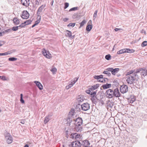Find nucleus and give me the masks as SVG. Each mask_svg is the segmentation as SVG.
Masks as SVG:
<instances>
[{"mask_svg": "<svg viewBox=\"0 0 147 147\" xmlns=\"http://www.w3.org/2000/svg\"><path fill=\"white\" fill-rule=\"evenodd\" d=\"M119 89L116 88L113 90L111 89L107 90L105 92V96L107 98H112L114 97H119L121 96Z\"/></svg>", "mask_w": 147, "mask_h": 147, "instance_id": "obj_1", "label": "nucleus"}, {"mask_svg": "<svg viewBox=\"0 0 147 147\" xmlns=\"http://www.w3.org/2000/svg\"><path fill=\"white\" fill-rule=\"evenodd\" d=\"M74 124L76 125L75 129L77 131H81L82 128L80 126L82 124V118L80 117H78L76 119V120H74Z\"/></svg>", "mask_w": 147, "mask_h": 147, "instance_id": "obj_2", "label": "nucleus"}, {"mask_svg": "<svg viewBox=\"0 0 147 147\" xmlns=\"http://www.w3.org/2000/svg\"><path fill=\"white\" fill-rule=\"evenodd\" d=\"M136 75L137 74L135 72V73L127 77L126 81L128 84H134L136 79L135 77L136 76Z\"/></svg>", "mask_w": 147, "mask_h": 147, "instance_id": "obj_3", "label": "nucleus"}, {"mask_svg": "<svg viewBox=\"0 0 147 147\" xmlns=\"http://www.w3.org/2000/svg\"><path fill=\"white\" fill-rule=\"evenodd\" d=\"M136 72V74L139 72L140 73L141 75L143 76L144 77L147 75V69H143L142 68H140L137 69Z\"/></svg>", "mask_w": 147, "mask_h": 147, "instance_id": "obj_4", "label": "nucleus"}, {"mask_svg": "<svg viewBox=\"0 0 147 147\" xmlns=\"http://www.w3.org/2000/svg\"><path fill=\"white\" fill-rule=\"evenodd\" d=\"M81 109L86 111L88 110L90 108V105L87 102L84 103L81 105Z\"/></svg>", "mask_w": 147, "mask_h": 147, "instance_id": "obj_5", "label": "nucleus"}, {"mask_svg": "<svg viewBox=\"0 0 147 147\" xmlns=\"http://www.w3.org/2000/svg\"><path fill=\"white\" fill-rule=\"evenodd\" d=\"M5 139L6 142L8 144H10L12 142V138L9 133H7L5 134Z\"/></svg>", "mask_w": 147, "mask_h": 147, "instance_id": "obj_6", "label": "nucleus"}, {"mask_svg": "<svg viewBox=\"0 0 147 147\" xmlns=\"http://www.w3.org/2000/svg\"><path fill=\"white\" fill-rule=\"evenodd\" d=\"M121 92L124 94L127 92L128 91V87L127 85H123L121 86L120 88Z\"/></svg>", "mask_w": 147, "mask_h": 147, "instance_id": "obj_7", "label": "nucleus"}, {"mask_svg": "<svg viewBox=\"0 0 147 147\" xmlns=\"http://www.w3.org/2000/svg\"><path fill=\"white\" fill-rule=\"evenodd\" d=\"M90 92H89V94L91 95V100L93 102L96 101L97 99V98L96 96V92H91L89 91Z\"/></svg>", "mask_w": 147, "mask_h": 147, "instance_id": "obj_8", "label": "nucleus"}, {"mask_svg": "<svg viewBox=\"0 0 147 147\" xmlns=\"http://www.w3.org/2000/svg\"><path fill=\"white\" fill-rule=\"evenodd\" d=\"M107 70L111 72L112 74L113 75H115L118 72L119 70V69L118 68L113 69V68L111 67L107 68Z\"/></svg>", "mask_w": 147, "mask_h": 147, "instance_id": "obj_9", "label": "nucleus"}, {"mask_svg": "<svg viewBox=\"0 0 147 147\" xmlns=\"http://www.w3.org/2000/svg\"><path fill=\"white\" fill-rule=\"evenodd\" d=\"M21 16L23 19H27L29 17V14L27 11H24Z\"/></svg>", "mask_w": 147, "mask_h": 147, "instance_id": "obj_10", "label": "nucleus"}, {"mask_svg": "<svg viewBox=\"0 0 147 147\" xmlns=\"http://www.w3.org/2000/svg\"><path fill=\"white\" fill-rule=\"evenodd\" d=\"M42 53L44 56L47 58H50L51 57V55L49 53V51H47L45 49H43L42 51Z\"/></svg>", "mask_w": 147, "mask_h": 147, "instance_id": "obj_11", "label": "nucleus"}, {"mask_svg": "<svg viewBox=\"0 0 147 147\" xmlns=\"http://www.w3.org/2000/svg\"><path fill=\"white\" fill-rule=\"evenodd\" d=\"M81 144L84 147H88L89 146L90 143L88 140H85L82 141Z\"/></svg>", "mask_w": 147, "mask_h": 147, "instance_id": "obj_12", "label": "nucleus"}, {"mask_svg": "<svg viewBox=\"0 0 147 147\" xmlns=\"http://www.w3.org/2000/svg\"><path fill=\"white\" fill-rule=\"evenodd\" d=\"M81 143L78 141H75L71 143V146L72 147H80Z\"/></svg>", "mask_w": 147, "mask_h": 147, "instance_id": "obj_13", "label": "nucleus"}, {"mask_svg": "<svg viewBox=\"0 0 147 147\" xmlns=\"http://www.w3.org/2000/svg\"><path fill=\"white\" fill-rule=\"evenodd\" d=\"M71 32L69 30H67L66 32L65 35L69 37L70 39H73L74 38L75 35L72 36Z\"/></svg>", "mask_w": 147, "mask_h": 147, "instance_id": "obj_14", "label": "nucleus"}, {"mask_svg": "<svg viewBox=\"0 0 147 147\" xmlns=\"http://www.w3.org/2000/svg\"><path fill=\"white\" fill-rule=\"evenodd\" d=\"M30 1V0H21L22 4L25 6H28L29 5Z\"/></svg>", "mask_w": 147, "mask_h": 147, "instance_id": "obj_15", "label": "nucleus"}, {"mask_svg": "<svg viewBox=\"0 0 147 147\" xmlns=\"http://www.w3.org/2000/svg\"><path fill=\"white\" fill-rule=\"evenodd\" d=\"M34 83L36 84V86L40 90H42L43 89V86L39 82L35 81H34Z\"/></svg>", "mask_w": 147, "mask_h": 147, "instance_id": "obj_16", "label": "nucleus"}, {"mask_svg": "<svg viewBox=\"0 0 147 147\" xmlns=\"http://www.w3.org/2000/svg\"><path fill=\"white\" fill-rule=\"evenodd\" d=\"M45 5H42L41 6L38 8V10H37V14H40V13L41 12L42 10L45 7Z\"/></svg>", "mask_w": 147, "mask_h": 147, "instance_id": "obj_17", "label": "nucleus"}, {"mask_svg": "<svg viewBox=\"0 0 147 147\" xmlns=\"http://www.w3.org/2000/svg\"><path fill=\"white\" fill-rule=\"evenodd\" d=\"M67 123L66 124L67 125V126H70L71 123L73 122V123H74V121H72V119L70 118H68L66 120Z\"/></svg>", "mask_w": 147, "mask_h": 147, "instance_id": "obj_18", "label": "nucleus"}, {"mask_svg": "<svg viewBox=\"0 0 147 147\" xmlns=\"http://www.w3.org/2000/svg\"><path fill=\"white\" fill-rule=\"evenodd\" d=\"M84 98L81 96H78L77 98V101L79 103L81 102L84 101Z\"/></svg>", "mask_w": 147, "mask_h": 147, "instance_id": "obj_19", "label": "nucleus"}, {"mask_svg": "<svg viewBox=\"0 0 147 147\" xmlns=\"http://www.w3.org/2000/svg\"><path fill=\"white\" fill-rule=\"evenodd\" d=\"M111 86V84H106L103 85L102 86V87L104 89H106L107 88H109Z\"/></svg>", "mask_w": 147, "mask_h": 147, "instance_id": "obj_20", "label": "nucleus"}, {"mask_svg": "<svg viewBox=\"0 0 147 147\" xmlns=\"http://www.w3.org/2000/svg\"><path fill=\"white\" fill-rule=\"evenodd\" d=\"M15 51V50H11L10 51H9L7 52H6L3 53V55H6L9 54H10L11 53L14 52Z\"/></svg>", "mask_w": 147, "mask_h": 147, "instance_id": "obj_21", "label": "nucleus"}, {"mask_svg": "<svg viewBox=\"0 0 147 147\" xmlns=\"http://www.w3.org/2000/svg\"><path fill=\"white\" fill-rule=\"evenodd\" d=\"M128 102L129 103H133V102L135 101L136 99L134 97H133L132 98H129V99H128Z\"/></svg>", "mask_w": 147, "mask_h": 147, "instance_id": "obj_22", "label": "nucleus"}, {"mask_svg": "<svg viewBox=\"0 0 147 147\" xmlns=\"http://www.w3.org/2000/svg\"><path fill=\"white\" fill-rule=\"evenodd\" d=\"M136 71H134V70H130L128 72H127L126 74V75H130L133 74L134 73H135Z\"/></svg>", "mask_w": 147, "mask_h": 147, "instance_id": "obj_23", "label": "nucleus"}, {"mask_svg": "<svg viewBox=\"0 0 147 147\" xmlns=\"http://www.w3.org/2000/svg\"><path fill=\"white\" fill-rule=\"evenodd\" d=\"M126 50H125V49L120 50L117 52V53L118 54H120L125 53H126Z\"/></svg>", "mask_w": 147, "mask_h": 147, "instance_id": "obj_24", "label": "nucleus"}, {"mask_svg": "<svg viewBox=\"0 0 147 147\" xmlns=\"http://www.w3.org/2000/svg\"><path fill=\"white\" fill-rule=\"evenodd\" d=\"M49 116H47L45 118L44 123L45 124H46L47 123H48L49 120H50V119L49 118Z\"/></svg>", "mask_w": 147, "mask_h": 147, "instance_id": "obj_25", "label": "nucleus"}, {"mask_svg": "<svg viewBox=\"0 0 147 147\" xmlns=\"http://www.w3.org/2000/svg\"><path fill=\"white\" fill-rule=\"evenodd\" d=\"M13 21L14 24L16 25L18 24L20 22L19 20L16 18H14Z\"/></svg>", "mask_w": 147, "mask_h": 147, "instance_id": "obj_26", "label": "nucleus"}, {"mask_svg": "<svg viewBox=\"0 0 147 147\" xmlns=\"http://www.w3.org/2000/svg\"><path fill=\"white\" fill-rule=\"evenodd\" d=\"M92 26L91 25H88L86 27V30L88 31H90L91 30Z\"/></svg>", "mask_w": 147, "mask_h": 147, "instance_id": "obj_27", "label": "nucleus"}, {"mask_svg": "<svg viewBox=\"0 0 147 147\" xmlns=\"http://www.w3.org/2000/svg\"><path fill=\"white\" fill-rule=\"evenodd\" d=\"M109 71L107 70V69H106V71H104L103 73L107 74L109 76H110L111 75V74L109 73Z\"/></svg>", "mask_w": 147, "mask_h": 147, "instance_id": "obj_28", "label": "nucleus"}, {"mask_svg": "<svg viewBox=\"0 0 147 147\" xmlns=\"http://www.w3.org/2000/svg\"><path fill=\"white\" fill-rule=\"evenodd\" d=\"M126 50V53H133L134 51V50L133 49H125Z\"/></svg>", "mask_w": 147, "mask_h": 147, "instance_id": "obj_29", "label": "nucleus"}, {"mask_svg": "<svg viewBox=\"0 0 147 147\" xmlns=\"http://www.w3.org/2000/svg\"><path fill=\"white\" fill-rule=\"evenodd\" d=\"M99 86V84H96L95 85H94L92 86V88L93 90H95Z\"/></svg>", "mask_w": 147, "mask_h": 147, "instance_id": "obj_30", "label": "nucleus"}, {"mask_svg": "<svg viewBox=\"0 0 147 147\" xmlns=\"http://www.w3.org/2000/svg\"><path fill=\"white\" fill-rule=\"evenodd\" d=\"M32 22V21L28 20H27L26 21L24 22V23L26 25H28L31 24Z\"/></svg>", "mask_w": 147, "mask_h": 147, "instance_id": "obj_31", "label": "nucleus"}, {"mask_svg": "<svg viewBox=\"0 0 147 147\" xmlns=\"http://www.w3.org/2000/svg\"><path fill=\"white\" fill-rule=\"evenodd\" d=\"M80 134H78L76 133V135L75 136V139L77 140L80 138Z\"/></svg>", "mask_w": 147, "mask_h": 147, "instance_id": "obj_32", "label": "nucleus"}, {"mask_svg": "<svg viewBox=\"0 0 147 147\" xmlns=\"http://www.w3.org/2000/svg\"><path fill=\"white\" fill-rule=\"evenodd\" d=\"M17 60V58L14 57H10L8 59V60L10 61H14Z\"/></svg>", "mask_w": 147, "mask_h": 147, "instance_id": "obj_33", "label": "nucleus"}, {"mask_svg": "<svg viewBox=\"0 0 147 147\" xmlns=\"http://www.w3.org/2000/svg\"><path fill=\"white\" fill-rule=\"evenodd\" d=\"M23 94H20V101L22 103H24V101L23 99Z\"/></svg>", "mask_w": 147, "mask_h": 147, "instance_id": "obj_34", "label": "nucleus"}, {"mask_svg": "<svg viewBox=\"0 0 147 147\" xmlns=\"http://www.w3.org/2000/svg\"><path fill=\"white\" fill-rule=\"evenodd\" d=\"M86 22L85 20H84L83 21L80 23V27H82L85 24H86Z\"/></svg>", "mask_w": 147, "mask_h": 147, "instance_id": "obj_35", "label": "nucleus"}, {"mask_svg": "<svg viewBox=\"0 0 147 147\" xmlns=\"http://www.w3.org/2000/svg\"><path fill=\"white\" fill-rule=\"evenodd\" d=\"M146 46H147V41H144L141 44V46L142 47Z\"/></svg>", "mask_w": 147, "mask_h": 147, "instance_id": "obj_36", "label": "nucleus"}, {"mask_svg": "<svg viewBox=\"0 0 147 147\" xmlns=\"http://www.w3.org/2000/svg\"><path fill=\"white\" fill-rule=\"evenodd\" d=\"M78 9V7H73L71 9H70L69 10V11H75L77 10Z\"/></svg>", "mask_w": 147, "mask_h": 147, "instance_id": "obj_37", "label": "nucleus"}, {"mask_svg": "<svg viewBox=\"0 0 147 147\" xmlns=\"http://www.w3.org/2000/svg\"><path fill=\"white\" fill-rule=\"evenodd\" d=\"M19 28L18 26H16V27H13L12 28V30H13L14 31H16Z\"/></svg>", "mask_w": 147, "mask_h": 147, "instance_id": "obj_38", "label": "nucleus"}, {"mask_svg": "<svg viewBox=\"0 0 147 147\" xmlns=\"http://www.w3.org/2000/svg\"><path fill=\"white\" fill-rule=\"evenodd\" d=\"M26 25L25 24L24 22V23H22L19 26H18V27L19 28H21L24 27Z\"/></svg>", "mask_w": 147, "mask_h": 147, "instance_id": "obj_39", "label": "nucleus"}, {"mask_svg": "<svg viewBox=\"0 0 147 147\" xmlns=\"http://www.w3.org/2000/svg\"><path fill=\"white\" fill-rule=\"evenodd\" d=\"M51 71L53 74H54L56 72L57 69L55 67H53L51 70Z\"/></svg>", "mask_w": 147, "mask_h": 147, "instance_id": "obj_40", "label": "nucleus"}, {"mask_svg": "<svg viewBox=\"0 0 147 147\" xmlns=\"http://www.w3.org/2000/svg\"><path fill=\"white\" fill-rule=\"evenodd\" d=\"M111 56L110 55H107L105 57V59L107 60H109L111 59Z\"/></svg>", "mask_w": 147, "mask_h": 147, "instance_id": "obj_41", "label": "nucleus"}, {"mask_svg": "<svg viewBox=\"0 0 147 147\" xmlns=\"http://www.w3.org/2000/svg\"><path fill=\"white\" fill-rule=\"evenodd\" d=\"M76 135V133H73L71 134L70 135V137L73 139H75V136Z\"/></svg>", "mask_w": 147, "mask_h": 147, "instance_id": "obj_42", "label": "nucleus"}, {"mask_svg": "<svg viewBox=\"0 0 147 147\" xmlns=\"http://www.w3.org/2000/svg\"><path fill=\"white\" fill-rule=\"evenodd\" d=\"M75 25V23H69L68 25V27L71 26L72 27H74Z\"/></svg>", "mask_w": 147, "mask_h": 147, "instance_id": "obj_43", "label": "nucleus"}, {"mask_svg": "<svg viewBox=\"0 0 147 147\" xmlns=\"http://www.w3.org/2000/svg\"><path fill=\"white\" fill-rule=\"evenodd\" d=\"M39 17V19L38 20L36 21L35 22V24L37 25L40 22L41 16H38Z\"/></svg>", "mask_w": 147, "mask_h": 147, "instance_id": "obj_44", "label": "nucleus"}, {"mask_svg": "<svg viewBox=\"0 0 147 147\" xmlns=\"http://www.w3.org/2000/svg\"><path fill=\"white\" fill-rule=\"evenodd\" d=\"M0 78L3 80H7L5 76H0Z\"/></svg>", "mask_w": 147, "mask_h": 147, "instance_id": "obj_45", "label": "nucleus"}, {"mask_svg": "<svg viewBox=\"0 0 147 147\" xmlns=\"http://www.w3.org/2000/svg\"><path fill=\"white\" fill-rule=\"evenodd\" d=\"M64 5L65 6L64 7V8L65 9L66 8H67L68 7L69 5V3H65Z\"/></svg>", "mask_w": 147, "mask_h": 147, "instance_id": "obj_46", "label": "nucleus"}, {"mask_svg": "<svg viewBox=\"0 0 147 147\" xmlns=\"http://www.w3.org/2000/svg\"><path fill=\"white\" fill-rule=\"evenodd\" d=\"M35 4L36 5H38L40 4V2L37 0H36L35 2Z\"/></svg>", "mask_w": 147, "mask_h": 147, "instance_id": "obj_47", "label": "nucleus"}, {"mask_svg": "<svg viewBox=\"0 0 147 147\" xmlns=\"http://www.w3.org/2000/svg\"><path fill=\"white\" fill-rule=\"evenodd\" d=\"M78 79V78H75L74 79V80H73V81L74 82L73 83L74 84H75V83L77 81Z\"/></svg>", "mask_w": 147, "mask_h": 147, "instance_id": "obj_48", "label": "nucleus"}, {"mask_svg": "<svg viewBox=\"0 0 147 147\" xmlns=\"http://www.w3.org/2000/svg\"><path fill=\"white\" fill-rule=\"evenodd\" d=\"M73 84H72V82H69V84L68 85V86H69V87H70V88L72 87L73 85H74Z\"/></svg>", "mask_w": 147, "mask_h": 147, "instance_id": "obj_49", "label": "nucleus"}, {"mask_svg": "<svg viewBox=\"0 0 147 147\" xmlns=\"http://www.w3.org/2000/svg\"><path fill=\"white\" fill-rule=\"evenodd\" d=\"M12 31L11 29H7L5 30V32H10Z\"/></svg>", "mask_w": 147, "mask_h": 147, "instance_id": "obj_50", "label": "nucleus"}, {"mask_svg": "<svg viewBox=\"0 0 147 147\" xmlns=\"http://www.w3.org/2000/svg\"><path fill=\"white\" fill-rule=\"evenodd\" d=\"M94 78L96 79H99V76H94Z\"/></svg>", "mask_w": 147, "mask_h": 147, "instance_id": "obj_51", "label": "nucleus"}, {"mask_svg": "<svg viewBox=\"0 0 147 147\" xmlns=\"http://www.w3.org/2000/svg\"><path fill=\"white\" fill-rule=\"evenodd\" d=\"M122 29H121V28H115L114 29L116 31V32H117L118 30H122Z\"/></svg>", "mask_w": 147, "mask_h": 147, "instance_id": "obj_52", "label": "nucleus"}, {"mask_svg": "<svg viewBox=\"0 0 147 147\" xmlns=\"http://www.w3.org/2000/svg\"><path fill=\"white\" fill-rule=\"evenodd\" d=\"M105 80L103 78L102 79H100L99 80V81L101 82H103L104 81H105Z\"/></svg>", "mask_w": 147, "mask_h": 147, "instance_id": "obj_53", "label": "nucleus"}, {"mask_svg": "<svg viewBox=\"0 0 147 147\" xmlns=\"http://www.w3.org/2000/svg\"><path fill=\"white\" fill-rule=\"evenodd\" d=\"M97 16V15L95 14H94L93 15V20H95Z\"/></svg>", "mask_w": 147, "mask_h": 147, "instance_id": "obj_54", "label": "nucleus"}, {"mask_svg": "<svg viewBox=\"0 0 147 147\" xmlns=\"http://www.w3.org/2000/svg\"><path fill=\"white\" fill-rule=\"evenodd\" d=\"M4 44L3 42L0 41V47L2 45Z\"/></svg>", "mask_w": 147, "mask_h": 147, "instance_id": "obj_55", "label": "nucleus"}, {"mask_svg": "<svg viewBox=\"0 0 147 147\" xmlns=\"http://www.w3.org/2000/svg\"><path fill=\"white\" fill-rule=\"evenodd\" d=\"M99 79H102L103 78V76L102 75L99 76Z\"/></svg>", "mask_w": 147, "mask_h": 147, "instance_id": "obj_56", "label": "nucleus"}, {"mask_svg": "<svg viewBox=\"0 0 147 147\" xmlns=\"http://www.w3.org/2000/svg\"><path fill=\"white\" fill-rule=\"evenodd\" d=\"M65 88H66V89H67H67H69V88H70V87H69V86L68 85V86H66V87H65Z\"/></svg>", "mask_w": 147, "mask_h": 147, "instance_id": "obj_57", "label": "nucleus"}, {"mask_svg": "<svg viewBox=\"0 0 147 147\" xmlns=\"http://www.w3.org/2000/svg\"><path fill=\"white\" fill-rule=\"evenodd\" d=\"M73 113V112H69V115H71V116H73L74 115V114L73 113Z\"/></svg>", "mask_w": 147, "mask_h": 147, "instance_id": "obj_58", "label": "nucleus"}, {"mask_svg": "<svg viewBox=\"0 0 147 147\" xmlns=\"http://www.w3.org/2000/svg\"><path fill=\"white\" fill-rule=\"evenodd\" d=\"M97 12H98V11L97 10H96L95 11L94 14L97 15Z\"/></svg>", "mask_w": 147, "mask_h": 147, "instance_id": "obj_59", "label": "nucleus"}, {"mask_svg": "<svg viewBox=\"0 0 147 147\" xmlns=\"http://www.w3.org/2000/svg\"><path fill=\"white\" fill-rule=\"evenodd\" d=\"M20 123L23 124H24V123L25 122H24V121H22L20 122Z\"/></svg>", "mask_w": 147, "mask_h": 147, "instance_id": "obj_60", "label": "nucleus"}, {"mask_svg": "<svg viewBox=\"0 0 147 147\" xmlns=\"http://www.w3.org/2000/svg\"><path fill=\"white\" fill-rule=\"evenodd\" d=\"M36 25L35 23L34 24H33L32 26V28H33Z\"/></svg>", "mask_w": 147, "mask_h": 147, "instance_id": "obj_61", "label": "nucleus"}, {"mask_svg": "<svg viewBox=\"0 0 147 147\" xmlns=\"http://www.w3.org/2000/svg\"><path fill=\"white\" fill-rule=\"evenodd\" d=\"M24 147H29V146L28 144H26Z\"/></svg>", "mask_w": 147, "mask_h": 147, "instance_id": "obj_62", "label": "nucleus"}, {"mask_svg": "<svg viewBox=\"0 0 147 147\" xmlns=\"http://www.w3.org/2000/svg\"><path fill=\"white\" fill-rule=\"evenodd\" d=\"M90 91V90H87V91L86 93H88V94H89V92H90V91Z\"/></svg>", "mask_w": 147, "mask_h": 147, "instance_id": "obj_63", "label": "nucleus"}, {"mask_svg": "<svg viewBox=\"0 0 147 147\" xmlns=\"http://www.w3.org/2000/svg\"><path fill=\"white\" fill-rule=\"evenodd\" d=\"M1 33H2V34H5V33H6V32H5V31H4L3 32H2Z\"/></svg>", "mask_w": 147, "mask_h": 147, "instance_id": "obj_64", "label": "nucleus"}]
</instances>
